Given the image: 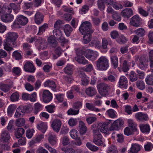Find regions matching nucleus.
<instances>
[{
    "label": "nucleus",
    "mask_w": 153,
    "mask_h": 153,
    "mask_svg": "<svg viewBox=\"0 0 153 153\" xmlns=\"http://www.w3.org/2000/svg\"><path fill=\"white\" fill-rule=\"evenodd\" d=\"M18 37V35L15 32H9L6 35V42L4 43V49L9 52V54L10 52L13 50V48L10 46H16V41Z\"/></svg>",
    "instance_id": "nucleus-1"
},
{
    "label": "nucleus",
    "mask_w": 153,
    "mask_h": 153,
    "mask_svg": "<svg viewBox=\"0 0 153 153\" xmlns=\"http://www.w3.org/2000/svg\"><path fill=\"white\" fill-rule=\"evenodd\" d=\"M28 22L27 18L23 15H19L11 25L12 29L21 28V25L24 26Z\"/></svg>",
    "instance_id": "nucleus-2"
},
{
    "label": "nucleus",
    "mask_w": 153,
    "mask_h": 153,
    "mask_svg": "<svg viewBox=\"0 0 153 153\" xmlns=\"http://www.w3.org/2000/svg\"><path fill=\"white\" fill-rule=\"evenodd\" d=\"M92 25L89 21H85L82 22L79 28V30L82 34L87 33H93L94 30L91 29Z\"/></svg>",
    "instance_id": "nucleus-3"
},
{
    "label": "nucleus",
    "mask_w": 153,
    "mask_h": 153,
    "mask_svg": "<svg viewBox=\"0 0 153 153\" xmlns=\"http://www.w3.org/2000/svg\"><path fill=\"white\" fill-rule=\"evenodd\" d=\"M97 88L100 93L105 96L108 94V90L110 88V86L105 83H101L98 84Z\"/></svg>",
    "instance_id": "nucleus-4"
},
{
    "label": "nucleus",
    "mask_w": 153,
    "mask_h": 153,
    "mask_svg": "<svg viewBox=\"0 0 153 153\" xmlns=\"http://www.w3.org/2000/svg\"><path fill=\"white\" fill-rule=\"evenodd\" d=\"M84 56L88 59L94 61L97 58V52L91 50H86L84 51Z\"/></svg>",
    "instance_id": "nucleus-5"
},
{
    "label": "nucleus",
    "mask_w": 153,
    "mask_h": 153,
    "mask_svg": "<svg viewBox=\"0 0 153 153\" xmlns=\"http://www.w3.org/2000/svg\"><path fill=\"white\" fill-rule=\"evenodd\" d=\"M97 67H108V60L105 56H101L96 61Z\"/></svg>",
    "instance_id": "nucleus-6"
},
{
    "label": "nucleus",
    "mask_w": 153,
    "mask_h": 153,
    "mask_svg": "<svg viewBox=\"0 0 153 153\" xmlns=\"http://www.w3.org/2000/svg\"><path fill=\"white\" fill-rule=\"evenodd\" d=\"M42 97L43 102L45 103H48L50 102L52 100L53 95L49 90H45L43 91Z\"/></svg>",
    "instance_id": "nucleus-7"
},
{
    "label": "nucleus",
    "mask_w": 153,
    "mask_h": 153,
    "mask_svg": "<svg viewBox=\"0 0 153 153\" xmlns=\"http://www.w3.org/2000/svg\"><path fill=\"white\" fill-rule=\"evenodd\" d=\"M62 125V123L60 120L56 119L52 122L51 127L53 130L56 132H58L60 130Z\"/></svg>",
    "instance_id": "nucleus-8"
},
{
    "label": "nucleus",
    "mask_w": 153,
    "mask_h": 153,
    "mask_svg": "<svg viewBox=\"0 0 153 153\" xmlns=\"http://www.w3.org/2000/svg\"><path fill=\"white\" fill-rule=\"evenodd\" d=\"M124 124L123 121L120 119H118L115 120L111 127V129L112 130H118L120 129L121 126Z\"/></svg>",
    "instance_id": "nucleus-9"
},
{
    "label": "nucleus",
    "mask_w": 153,
    "mask_h": 153,
    "mask_svg": "<svg viewBox=\"0 0 153 153\" xmlns=\"http://www.w3.org/2000/svg\"><path fill=\"white\" fill-rule=\"evenodd\" d=\"M140 18L138 15H136L131 18L130 24L134 26L138 27L140 26Z\"/></svg>",
    "instance_id": "nucleus-10"
},
{
    "label": "nucleus",
    "mask_w": 153,
    "mask_h": 153,
    "mask_svg": "<svg viewBox=\"0 0 153 153\" xmlns=\"http://www.w3.org/2000/svg\"><path fill=\"white\" fill-rule=\"evenodd\" d=\"M128 81L126 78L124 76H121L119 81V85L120 88L126 89L128 86Z\"/></svg>",
    "instance_id": "nucleus-11"
},
{
    "label": "nucleus",
    "mask_w": 153,
    "mask_h": 153,
    "mask_svg": "<svg viewBox=\"0 0 153 153\" xmlns=\"http://www.w3.org/2000/svg\"><path fill=\"white\" fill-rule=\"evenodd\" d=\"M135 118L138 121H145L149 120V117L147 114L142 112H138L135 115Z\"/></svg>",
    "instance_id": "nucleus-12"
},
{
    "label": "nucleus",
    "mask_w": 153,
    "mask_h": 153,
    "mask_svg": "<svg viewBox=\"0 0 153 153\" xmlns=\"http://www.w3.org/2000/svg\"><path fill=\"white\" fill-rule=\"evenodd\" d=\"M44 17V15L42 13L37 12L36 13L34 17L35 22L38 25L40 24L43 21Z\"/></svg>",
    "instance_id": "nucleus-13"
},
{
    "label": "nucleus",
    "mask_w": 153,
    "mask_h": 153,
    "mask_svg": "<svg viewBox=\"0 0 153 153\" xmlns=\"http://www.w3.org/2000/svg\"><path fill=\"white\" fill-rule=\"evenodd\" d=\"M36 45L39 47V49L43 50L46 47V42L45 39L39 37L38 38Z\"/></svg>",
    "instance_id": "nucleus-14"
},
{
    "label": "nucleus",
    "mask_w": 153,
    "mask_h": 153,
    "mask_svg": "<svg viewBox=\"0 0 153 153\" xmlns=\"http://www.w3.org/2000/svg\"><path fill=\"white\" fill-rule=\"evenodd\" d=\"M44 85L45 87H50L53 91H56V84L53 80H48L44 83Z\"/></svg>",
    "instance_id": "nucleus-15"
},
{
    "label": "nucleus",
    "mask_w": 153,
    "mask_h": 153,
    "mask_svg": "<svg viewBox=\"0 0 153 153\" xmlns=\"http://www.w3.org/2000/svg\"><path fill=\"white\" fill-rule=\"evenodd\" d=\"M121 14L124 18H129L133 14L132 10L131 8H126L122 10Z\"/></svg>",
    "instance_id": "nucleus-16"
},
{
    "label": "nucleus",
    "mask_w": 153,
    "mask_h": 153,
    "mask_svg": "<svg viewBox=\"0 0 153 153\" xmlns=\"http://www.w3.org/2000/svg\"><path fill=\"white\" fill-rule=\"evenodd\" d=\"M1 20L5 23L10 22L14 19V16L11 14H5L1 16Z\"/></svg>",
    "instance_id": "nucleus-17"
},
{
    "label": "nucleus",
    "mask_w": 153,
    "mask_h": 153,
    "mask_svg": "<svg viewBox=\"0 0 153 153\" xmlns=\"http://www.w3.org/2000/svg\"><path fill=\"white\" fill-rule=\"evenodd\" d=\"M13 84V82L12 81H11L10 85L0 83V89L4 92H7L10 90Z\"/></svg>",
    "instance_id": "nucleus-18"
},
{
    "label": "nucleus",
    "mask_w": 153,
    "mask_h": 153,
    "mask_svg": "<svg viewBox=\"0 0 153 153\" xmlns=\"http://www.w3.org/2000/svg\"><path fill=\"white\" fill-rule=\"evenodd\" d=\"M93 33H87L83 34L82 43L83 44H87L91 41L92 39V34Z\"/></svg>",
    "instance_id": "nucleus-19"
},
{
    "label": "nucleus",
    "mask_w": 153,
    "mask_h": 153,
    "mask_svg": "<svg viewBox=\"0 0 153 153\" xmlns=\"http://www.w3.org/2000/svg\"><path fill=\"white\" fill-rule=\"evenodd\" d=\"M25 131L22 128H16L15 131V136L17 139L22 137L23 135L25 133Z\"/></svg>",
    "instance_id": "nucleus-20"
},
{
    "label": "nucleus",
    "mask_w": 153,
    "mask_h": 153,
    "mask_svg": "<svg viewBox=\"0 0 153 153\" xmlns=\"http://www.w3.org/2000/svg\"><path fill=\"white\" fill-rule=\"evenodd\" d=\"M131 146L130 150L128 151L129 153H137L140 150V146L138 144L133 143Z\"/></svg>",
    "instance_id": "nucleus-21"
},
{
    "label": "nucleus",
    "mask_w": 153,
    "mask_h": 153,
    "mask_svg": "<svg viewBox=\"0 0 153 153\" xmlns=\"http://www.w3.org/2000/svg\"><path fill=\"white\" fill-rule=\"evenodd\" d=\"M85 93L88 96L92 97L96 94L97 91L94 88L90 87L86 89Z\"/></svg>",
    "instance_id": "nucleus-22"
},
{
    "label": "nucleus",
    "mask_w": 153,
    "mask_h": 153,
    "mask_svg": "<svg viewBox=\"0 0 153 153\" xmlns=\"http://www.w3.org/2000/svg\"><path fill=\"white\" fill-rule=\"evenodd\" d=\"M98 127L100 131L105 133L107 132L108 130V123H104L103 124L99 123L98 125Z\"/></svg>",
    "instance_id": "nucleus-23"
},
{
    "label": "nucleus",
    "mask_w": 153,
    "mask_h": 153,
    "mask_svg": "<svg viewBox=\"0 0 153 153\" xmlns=\"http://www.w3.org/2000/svg\"><path fill=\"white\" fill-rule=\"evenodd\" d=\"M79 127L80 135H81L84 134L87 131V128L82 121L79 122Z\"/></svg>",
    "instance_id": "nucleus-24"
},
{
    "label": "nucleus",
    "mask_w": 153,
    "mask_h": 153,
    "mask_svg": "<svg viewBox=\"0 0 153 153\" xmlns=\"http://www.w3.org/2000/svg\"><path fill=\"white\" fill-rule=\"evenodd\" d=\"M37 128L42 132L44 133L47 129V126L46 123L41 122L37 125Z\"/></svg>",
    "instance_id": "nucleus-25"
},
{
    "label": "nucleus",
    "mask_w": 153,
    "mask_h": 153,
    "mask_svg": "<svg viewBox=\"0 0 153 153\" xmlns=\"http://www.w3.org/2000/svg\"><path fill=\"white\" fill-rule=\"evenodd\" d=\"M10 138V134L6 131L2 132L1 134V139L4 142L7 141Z\"/></svg>",
    "instance_id": "nucleus-26"
},
{
    "label": "nucleus",
    "mask_w": 153,
    "mask_h": 153,
    "mask_svg": "<svg viewBox=\"0 0 153 153\" xmlns=\"http://www.w3.org/2000/svg\"><path fill=\"white\" fill-rule=\"evenodd\" d=\"M63 28L66 35L67 36H70V33L73 30V28L68 24L65 25Z\"/></svg>",
    "instance_id": "nucleus-27"
},
{
    "label": "nucleus",
    "mask_w": 153,
    "mask_h": 153,
    "mask_svg": "<svg viewBox=\"0 0 153 153\" xmlns=\"http://www.w3.org/2000/svg\"><path fill=\"white\" fill-rule=\"evenodd\" d=\"M127 122L129 127H131L133 131H136L137 130V124L132 120L128 119L127 120Z\"/></svg>",
    "instance_id": "nucleus-28"
},
{
    "label": "nucleus",
    "mask_w": 153,
    "mask_h": 153,
    "mask_svg": "<svg viewBox=\"0 0 153 153\" xmlns=\"http://www.w3.org/2000/svg\"><path fill=\"white\" fill-rule=\"evenodd\" d=\"M85 106L86 108L90 111L98 112L100 110L99 108L95 107L92 103L87 102L85 104Z\"/></svg>",
    "instance_id": "nucleus-29"
},
{
    "label": "nucleus",
    "mask_w": 153,
    "mask_h": 153,
    "mask_svg": "<svg viewBox=\"0 0 153 153\" xmlns=\"http://www.w3.org/2000/svg\"><path fill=\"white\" fill-rule=\"evenodd\" d=\"M63 51L59 47H58L55 51V53L53 54V58L56 59L61 55Z\"/></svg>",
    "instance_id": "nucleus-30"
},
{
    "label": "nucleus",
    "mask_w": 153,
    "mask_h": 153,
    "mask_svg": "<svg viewBox=\"0 0 153 153\" xmlns=\"http://www.w3.org/2000/svg\"><path fill=\"white\" fill-rule=\"evenodd\" d=\"M140 127L141 131L143 133H149L150 131V127L148 124L140 125Z\"/></svg>",
    "instance_id": "nucleus-31"
},
{
    "label": "nucleus",
    "mask_w": 153,
    "mask_h": 153,
    "mask_svg": "<svg viewBox=\"0 0 153 153\" xmlns=\"http://www.w3.org/2000/svg\"><path fill=\"white\" fill-rule=\"evenodd\" d=\"M49 143L52 145L55 144L56 142V137L55 134L50 133L48 138Z\"/></svg>",
    "instance_id": "nucleus-32"
},
{
    "label": "nucleus",
    "mask_w": 153,
    "mask_h": 153,
    "mask_svg": "<svg viewBox=\"0 0 153 153\" xmlns=\"http://www.w3.org/2000/svg\"><path fill=\"white\" fill-rule=\"evenodd\" d=\"M25 120L23 118H18L16 120L15 125L16 126L21 127L23 126L25 124Z\"/></svg>",
    "instance_id": "nucleus-33"
},
{
    "label": "nucleus",
    "mask_w": 153,
    "mask_h": 153,
    "mask_svg": "<svg viewBox=\"0 0 153 153\" xmlns=\"http://www.w3.org/2000/svg\"><path fill=\"white\" fill-rule=\"evenodd\" d=\"M19 98V94L18 92L13 93L10 97V100L13 102L18 101Z\"/></svg>",
    "instance_id": "nucleus-34"
},
{
    "label": "nucleus",
    "mask_w": 153,
    "mask_h": 153,
    "mask_svg": "<svg viewBox=\"0 0 153 153\" xmlns=\"http://www.w3.org/2000/svg\"><path fill=\"white\" fill-rule=\"evenodd\" d=\"M48 42L51 46L54 48H56L57 46V43L56 41L52 36H51L48 38Z\"/></svg>",
    "instance_id": "nucleus-35"
},
{
    "label": "nucleus",
    "mask_w": 153,
    "mask_h": 153,
    "mask_svg": "<svg viewBox=\"0 0 153 153\" xmlns=\"http://www.w3.org/2000/svg\"><path fill=\"white\" fill-rule=\"evenodd\" d=\"M76 61L79 63L83 65L88 63V61L85 59L84 56L77 57L75 58Z\"/></svg>",
    "instance_id": "nucleus-36"
},
{
    "label": "nucleus",
    "mask_w": 153,
    "mask_h": 153,
    "mask_svg": "<svg viewBox=\"0 0 153 153\" xmlns=\"http://www.w3.org/2000/svg\"><path fill=\"white\" fill-rule=\"evenodd\" d=\"M70 134L71 137L74 139H76L79 137L78 131L75 129L71 130L70 132Z\"/></svg>",
    "instance_id": "nucleus-37"
},
{
    "label": "nucleus",
    "mask_w": 153,
    "mask_h": 153,
    "mask_svg": "<svg viewBox=\"0 0 153 153\" xmlns=\"http://www.w3.org/2000/svg\"><path fill=\"white\" fill-rule=\"evenodd\" d=\"M48 28V25L46 23L42 25L39 27V31L37 34L38 35L42 34Z\"/></svg>",
    "instance_id": "nucleus-38"
},
{
    "label": "nucleus",
    "mask_w": 153,
    "mask_h": 153,
    "mask_svg": "<svg viewBox=\"0 0 153 153\" xmlns=\"http://www.w3.org/2000/svg\"><path fill=\"white\" fill-rule=\"evenodd\" d=\"M145 82L147 85L153 86V75H148L146 78Z\"/></svg>",
    "instance_id": "nucleus-39"
},
{
    "label": "nucleus",
    "mask_w": 153,
    "mask_h": 153,
    "mask_svg": "<svg viewBox=\"0 0 153 153\" xmlns=\"http://www.w3.org/2000/svg\"><path fill=\"white\" fill-rule=\"evenodd\" d=\"M111 62L114 67H117L118 65V58L116 56H112L111 57Z\"/></svg>",
    "instance_id": "nucleus-40"
},
{
    "label": "nucleus",
    "mask_w": 153,
    "mask_h": 153,
    "mask_svg": "<svg viewBox=\"0 0 153 153\" xmlns=\"http://www.w3.org/2000/svg\"><path fill=\"white\" fill-rule=\"evenodd\" d=\"M134 32L137 35L141 37H143L144 35L145 31L142 28H139L134 31Z\"/></svg>",
    "instance_id": "nucleus-41"
},
{
    "label": "nucleus",
    "mask_w": 153,
    "mask_h": 153,
    "mask_svg": "<svg viewBox=\"0 0 153 153\" xmlns=\"http://www.w3.org/2000/svg\"><path fill=\"white\" fill-rule=\"evenodd\" d=\"M91 18L93 24L94 25L99 26L101 22V20L98 17L91 16Z\"/></svg>",
    "instance_id": "nucleus-42"
},
{
    "label": "nucleus",
    "mask_w": 153,
    "mask_h": 153,
    "mask_svg": "<svg viewBox=\"0 0 153 153\" xmlns=\"http://www.w3.org/2000/svg\"><path fill=\"white\" fill-rule=\"evenodd\" d=\"M13 57L17 60H19L22 59V55L21 53L17 51H14L12 54Z\"/></svg>",
    "instance_id": "nucleus-43"
},
{
    "label": "nucleus",
    "mask_w": 153,
    "mask_h": 153,
    "mask_svg": "<svg viewBox=\"0 0 153 153\" xmlns=\"http://www.w3.org/2000/svg\"><path fill=\"white\" fill-rule=\"evenodd\" d=\"M42 104L39 102L35 103L34 105V113L36 114L42 109Z\"/></svg>",
    "instance_id": "nucleus-44"
},
{
    "label": "nucleus",
    "mask_w": 153,
    "mask_h": 153,
    "mask_svg": "<svg viewBox=\"0 0 153 153\" xmlns=\"http://www.w3.org/2000/svg\"><path fill=\"white\" fill-rule=\"evenodd\" d=\"M44 138V135L43 134H40L36 136L33 142H31L30 143H32V144H34L35 143H40Z\"/></svg>",
    "instance_id": "nucleus-45"
},
{
    "label": "nucleus",
    "mask_w": 153,
    "mask_h": 153,
    "mask_svg": "<svg viewBox=\"0 0 153 153\" xmlns=\"http://www.w3.org/2000/svg\"><path fill=\"white\" fill-rule=\"evenodd\" d=\"M137 87L140 90H143L145 88V83L142 80H138L136 82Z\"/></svg>",
    "instance_id": "nucleus-46"
},
{
    "label": "nucleus",
    "mask_w": 153,
    "mask_h": 153,
    "mask_svg": "<svg viewBox=\"0 0 153 153\" xmlns=\"http://www.w3.org/2000/svg\"><path fill=\"white\" fill-rule=\"evenodd\" d=\"M16 108V106L14 105H10L7 110V113L8 114H13Z\"/></svg>",
    "instance_id": "nucleus-47"
},
{
    "label": "nucleus",
    "mask_w": 153,
    "mask_h": 153,
    "mask_svg": "<svg viewBox=\"0 0 153 153\" xmlns=\"http://www.w3.org/2000/svg\"><path fill=\"white\" fill-rule=\"evenodd\" d=\"M112 5L113 8L116 10L121 9L123 8V6L122 4L113 1Z\"/></svg>",
    "instance_id": "nucleus-48"
},
{
    "label": "nucleus",
    "mask_w": 153,
    "mask_h": 153,
    "mask_svg": "<svg viewBox=\"0 0 153 153\" xmlns=\"http://www.w3.org/2000/svg\"><path fill=\"white\" fill-rule=\"evenodd\" d=\"M104 3V0H98V1L97 4L98 8L102 11L105 8Z\"/></svg>",
    "instance_id": "nucleus-49"
},
{
    "label": "nucleus",
    "mask_w": 153,
    "mask_h": 153,
    "mask_svg": "<svg viewBox=\"0 0 153 153\" xmlns=\"http://www.w3.org/2000/svg\"><path fill=\"white\" fill-rule=\"evenodd\" d=\"M100 42L97 39L92 40L90 43L91 46H95L96 47L100 48L101 45Z\"/></svg>",
    "instance_id": "nucleus-50"
},
{
    "label": "nucleus",
    "mask_w": 153,
    "mask_h": 153,
    "mask_svg": "<svg viewBox=\"0 0 153 153\" xmlns=\"http://www.w3.org/2000/svg\"><path fill=\"white\" fill-rule=\"evenodd\" d=\"M53 33L54 36L57 38H58L62 35L61 31L58 29L54 30Z\"/></svg>",
    "instance_id": "nucleus-51"
},
{
    "label": "nucleus",
    "mask_w": 153,
    "mask_h": 153,
    "mask_svg": "<svg viewBox=\"0 0 153 153\" xmlns=\"http://www.w3.org/2000/svg\"><path fill=\"white\" fill-rule=\"evenodd\" d=\"M100 129L98 128H94L93 130L94 138L95 137H98L99 138H102V136L99 132Z\"/></svg>",
    "instance_id": "nucleus-52"
},
{
    "label": "nucleus",
    "mask_w": 153,
    "mask_h": 153,
    "mask_svg": "<svg viewBox=\"0 0 153 153\" xmlns=\"http://www.w3.org/2000/svg\"><path fill=\"white\" fill-rule=\"evenodd\" d=\"M86 146L90 150L92 151H96L98 150V147L91 144L89 142H88L86 143Z\"/></svg>",
    "instance_id": "nucleus-53"
},
{
    "label": "nucleus",
    "mask_w": 153,
    "mask_h": 153,
    "mask_svg": "<svg viewBox=\"0 0 153 153\" xmlns=\"http://www.w3.org/2000/svg\"><path fill=\"white\" fill-rule=\"evenodd\" d=\"M137 79V74L134 72L131 71L130 75V80L131 81L135 82Z\"/></svg>",
    "instance_id": "nucleus-54"
},
{
    "label": "nucleus",
    "mask_w": 153,
    "mask_h": 153,
    "mask_svg": "<svg viewBox=\"0 0 153 153\" xmlns=\"http://www.w3.org/2000/svg\"><path fill=\"white\" fill-rule=\"evenodd\" d=\"M79 111V109L75 110L74 109L71 108L67 112L69 115H75L77 114Z\"/></svg>",
    "instance_id": "nucleus-55"
},
{
    "label": "nucleus",
    "mask_w": 153,
    "mask_h": 153,
    "mask_svg": "<svg viewBox=\"0 0 153 153\" xmlns=\"http://www.w3.org/2000/svg\"><path fill=\"white\" fill-rule=\"evenodd\" d=\"M12 10V9H11L10 6H7L5 7H3L2 8V11H3V12L6 14H10Z\"/></svg>",
    "instance_id": "nucleus-56"
},
{
    "label": "nucleus",
    "mask_w": 153,
    "mask_h": 153,
    "mask_svg": "<svg viewBox=\"0 0 153 153\" xmlns=\"http://www.w3.org/2000/svg\"><path fill=\"white\" fill-rule=\"evenodd\" d=\"M149 57L150 60V67H153V50H152L149 51Z\"/></svg>",
    "instance_id": "nucleus-57"
},
{
    "label": "nucleus",
    "mask_w": 153,
    "mask_h": 153,
    "mask_svg": "<svg viewBox=\"0 0 153 153\" xmlns=\"http://www.w3.org/2000/svg\"><path fill=\"white\" fill-rule=\"evenodd\" d=\"M107 112L108 116L111 118H114L116 117L115 111L112 109L108 110Z\"/></svg>",
    "instance_id": "nucleus-58"
},
{
    "label": "nucleus",
    "mask_w": 153,
    "mask_h": 153,
    "mask_svg": "<svg viewBox=\"0 0 153 153\" xmlns=\"http://www.w3.org/2000/svg\"><path fill=\"white\" fill-rule=\"evenodd\" d=\"M33 132H34V130L33 129H27L26 132V136L28 138H31L33 136Z\"/></svg>",
    "instance_id": "nucleus-59"
},
{
    "label": "nucleus",
    "mask_w": 153,
    "mask_h": 153,
    "mask_svg": "<svg viewBox=\"0 0 153 153\" xmlns=\"http://www.w3.org/2000/svg\"><path fill=\"white\" fill-rule=\"evenodd\" d=\"M112 18L114 19L118 22L120 21L121 19L120 16L119 14L116 11L113 14Z\"/></svg>",
    "instance_id": "nucleus-60"
},
{
    "label": "nucleus",
    "mask_w": 153,
    "mask_h": 153,
    "mask_svg": "<svg viewBox=\"0 0 153 153\" xmlns=\"http://www.w3.org/2000/svg\"><path fill=\"white\" fill-rule=\"evenodd\" d=\"M93 142L95 144L99 146H102L103 143V141L101 140V138H99L98 137L94 138Z\"/></svg>",
    "instance_id": "nucleus-61"
},
{
    "label": "nucleus",
    "mask_w": 153,
    "mask_h": 153,
    "mask_svg": "<svg viewBox=\"0 0 153 153\" xmlns=\"http://www.w3.org/2000/svg\"><path fill=\"white\" fill-rule=\"evenodd\" d=\"M62 143L64 146H66L70 143L69 139L66 136H64L62 139Z\"/></svg>",
    "instance_id": "nucleus-62"
},
{
    "label": "nucleus",
    "mask_w": 153,
    "mask_h": 153,
    "mask_svg": "<svg viewBox=\"0 0 153 153\" xmlns=\"http://www.w3.org/2000/svg\"><path fill=\"white\" fill-rule=\"evenodd\" d=\"M68 123L70 126H74L77 124V121L76 119L71 118L69 120Z\"/></svg>",
    "instance_id": "nucleus-63"
},
{
    "label": "nucleus",
    "mask_w": 153,
    "mask_h": 153,
    "mask_svg": "<svg viewBox=\"0 0 153 153\" xmlns=\"http://www.w3.org/2000/svg\"><path fill=\"white\" fill-rule=\"evenodd\" d=\"M134 131L132 129L131 130L129 127H127L124 129V134L126 135L129 136L132 134L133 132Z\"/></svg>",
    "instance_id": "nucleus-64"
}]
</instances>
